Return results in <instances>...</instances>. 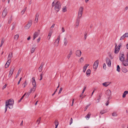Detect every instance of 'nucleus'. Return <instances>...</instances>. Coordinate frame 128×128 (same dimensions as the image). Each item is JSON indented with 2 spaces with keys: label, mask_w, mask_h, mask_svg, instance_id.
Masks as SVG:
<instances>
[{
  "label": "nucleus",
  "mask_w": 128,
  "mask_h": 128,
  "mask_svg": "<svg viewBox=\"0 0 128 128\" xmlns=\"http://www.w3.org/2000/svg\"><path fill=\"white\" fill-rule=\"evenodd\" d=\"M12 15H11L10 16V18H9V20H8V24H10L11 22V21L12 20Z\"/></svg>",
  "instance_id": "nucleus-35"
},
{
  "label": "nucleus",
  "mask_w": 128,
  "mask_h": 128,
  "mask_svg": "<svg viewBox=\"0 0 128 128\" xmlns=\"http://www.w3.org/2000/svg\"><path fill=\"white\" fill-rule=\"evenodd\" d=\"M7 13V9L5 8L2 12V15L3 17H5Z\"/></svg>",
  "instance_id": "nucleus-9"
},
{
  "label": "nucleus",
  "mask_w": 128,
  "mask_h": 128,
  "mask_svg": "<svg viewBox=\"0 0 128 128\" xmlns=\"http://www.w3.org/2000/svg\"><path fill=\"white\" fill-rule=\"evenodd\" d=\"M38 34L39 33H38V32H36L34 35V36L36 38L38 36Z\"/></svg>",
  "instance_id": "nucleus-29"
},
{
  "label": "nucleus",
  "mask_w": 128,
  "mask_h": 128,
  "mask_svg": "<svg viewBox=\"0 0 128 128\" xmlns=\"http://www.w3.org/2000/svg\"><path fill=\"white\" fill-rule=\"evenodd\" d=\"M36 48H32V50H31V53H32L34 52V50H35V49H36Z\"/></svg>",
  "instance_id": "nucleus-42"
},
{
  "label": "nucleus",
  "mask_w": 128,
  "mask_h": 128,
  "mask_svg": "<svg viewBox=\"0 0 128 128\" xmlns=\"http://www.w3.org/2000/svg\"><path fill=\"white\" fill-rule=\"evenodd\" d=\"M106 111L105 110H102L100 112V113L101 114H102L105 113H106Z\"/></svg>",
  "instance_id": "nucleus-37"
},
{
  "label": "nucleus",
  "mask_w": 128,
  "mask_h": 128,
  "mask_svg": "<svg viewBox=\"0 0 128 128\" xmlns=\"http://www.w3.org/2000/svg\"><path fill=\"white\" fill-rule=\"evenodd\" d=\"M40 80H41L42 79V75H40Z\"/></svg>",
  "instance_id": "nucleus-61"
},
{
  "label": "nucleus",
  "mask_w": 128,
  "mask_h": 128,
  "mask_svg": "<svg viewBox=\"0 0 128 128\" xmlns=\"http://www.w3.org/2000/svg\"><path fill=\"white\" fill-rule=\"evenodd\" d=\"M117 44H116L114 53L116 54H117L118 52L120 49V44L118 45L117 47Z\"/></svg>",
  "instance_id": "nucleus-7"
},
{
  "label": "nucleus",
  "mask_w": 128,
  "mask_h": 128,
  "mask_svg": "<svg viewBox=\"0 0 128 128\" xmlns=\"http://www.w3.org/2000/svg\"><path fill=\"white\" fill-rule=\"evenodd\" d=\"M14 69V67L12 68H11V69L9 72V73L8 75V76H6V79L7 80H8L11 77Z\"/></svg>",
  "instance_id": "nucleus-5"
},
{
  "label": "nucleus",
  "mask_w": 128,
  "mask_h": 128,
  "mask_svg": "<svg viewBox=\"0 0 128 128\" xmlns=\"http://www.w3.org/2000/svg\"><path fill=\"white\" fill-rule=\"evenodd\" d=\"M116 70L119 72L120 71V68L119 65H118L117 66Z\"/></svg>",
  "instance_id": "nucleus-36"
},
{
  "label": "nucleus",
  "mask_w": 128,
  "mask_h": 128,
  "mask_svg": "<svg viewBox=\"0 0 128 128\" xmlns=\"http://www.w3.org/2000/svg\"><path fill=\"white\" fill-rule=\"evenodd\" d=\"M109 100L106 102V106H108V105L109 104Z\"/></svg>",
  "instance_id": "nucleus-59"
},
{
  "label": "nucleus",
  "mask_w": 128,
  "mask_h": 128,
  "mask_svg": "<svg viewBox=\"0 0 128 128\" xmlns=\"http://www.w3.org/2000/svg\"><path fill=\"white\" fill-rule=\"evenodd\" d=\"M84 10V8L82 7H80L79 8L78 12V16L77 18L80 19L82 17Z\"/></svg>",
  "instance_id": "nucleus-4"
},
{
  "label": "nucleus",
  "mask_w": 128,
  "mask_h": 128,
  "mask_svg": "<svg viewBox=\"0 0 128 128\" xmlns=\"http://www.w3.org/2000/svg\"><path fill=\"white\" fill-rule=\"evenodd\" d=\"M60 36H59L58 38L56 40V41H55L54 43L55 44V46H58L59 44V42L60 40Z\"/></svg>",
  "instance_id": "nucleus-8"
},
{
  "label": "nucleus",
  "mask_w": 128,
  "mask_h": 128,
  "mask_svg": "<svg viewBox=\"0 0 128 128\" xmlns=\"http://www.w3.org/2000/svg\"><path fill=\"white\" fill-rule=\"evenodd\" d=\"M26 7L21 12V13H22V14H23L25 12V11L26 10Z\"/></svg>",
  "instance_id": "nucleus-39"
},
{
  "label": "nucleus",
  "mask_w": 128,
  "mask_h": 128,
  "mask_svg": "<svg viewBox=\"0 0 128 128\" xmlns=\"http://www.w3.org/2000/svg\"><path fill=\"white\" fill-rule=\"evenodd\" d=\"M106 94L108 96V100H110L111 98V92L109 90H107L106 93Z\"/></svg>",
  "instance_id": "nucleus-6"
},
{
  "label": "nucleus",
  "mask_w": 128,
  "mask_h": 128,
  "mask_svg": "<svg viewBox=\"0 0 128 128\" xmlns=\"http://www.w3.org/2000/svg\"><path fill=\"white\" fill-rule=\"evenodd\" d=\"M108 64V66L109 67H110L111 66V61H110V62L108 63H107Z\"/></svg>",
  "instance_id": "nucleus-46"
},
{
  "label": "nucleus",
  "mask_w": 128,
  "mask_h": 128,
  "mask_svg": "<svg viewBox=\"0 0 128 128\" xmlns=\"http://www.w3.org/2000/svg\"><path fill=\"white\" fill-rule=\"evenodd\" d=\"M26 94V93L22 97V99H23L24 96Z\"/></svg>",
  "instance_id": "nucleus-62"
},
{
  "label": "nucleus",
  "mask_w": 128,
  "mask_h": 128,
  "mask_svg": "<svg viewBox=\"0 0 128 128\" xmlns=\"http://www.w3.org/2000/svg\"><path fill=\"white\" fill-rule=\"evenodd\" d=\"M52 31H49L48 36V37L49 36V37L48 38V40H49L50 39V36L52 35Z\"/></svg>",
  "instance_id": "nucleus-25"
},
{
  "label": "nucleus",
  "mask_w": 128,
  "mask_h": 128,
  "mask_svg": "<svg viewBox=\"0 0 128 128\" xmlns=\"http://www.w3.org/2000/svg\"><path fill=\"white\" fill-rule=\"evenodd\" d=\"M64 44L65 46H66L67 44V42L66 41V38H64Z\"/></svg>",
  "instance_id": "nucleus-32"
},
{
  "label": "nucleus",
  "mask_w": 128,
  "mask_h": 128,
  "mask_svg": "<svg viewBox=\"0 0 128 128\" xmlns=\"http://www.w3.org/2000/svg\"><path fill=\"white\" fill-rule=\"evenodd\" d=\"M89 105H88L86 106L84 108V111H86L88 108Z\"/></svg>",
  "instance_id": "nucleus-50"
},
{
  "label": "nucleus",
  "mask_w": 128,
  "mask_h": 128,
  "mask_svg": "<svg viewBox=\"0 0 128 128\" xmlns=\"http://www.w3.org/2000/svg\"><path fill=\"white\" fill-rule=\"evenodd\" d=\"M125 36H124V34L122 36H121V37H120V40L121 39H122L123 38H125Z\"/></svg>",
  "instance_id": "nucleus-58"
},
{
  "label": "nucleus",
  "mask_w": 128,
  "mask_h": 128,
  "mask_svg": "<svg viewBox=\"0 0 128 128\" xmlns=\"http://www.w3.org/2000/svg\"><path fill=\"white\" fill-rule=\"evenodd\" d=\"M91 114L90 112H89L85 116L86 118H89L90 117Z\"/></svg>",
  "instance_id": "nucleus-30"
},
{
  "label": "nucleus",
  "mask_w": 128,
  "mask_h": 128,
  "mask_svg": "<svg viewBox=\"0 0 128 128\" xmlns=\"http://www.w3.org/2000/svg\"><path fill=\"white\" fill-rule=\"evenodd\" d=\"M22 78H20V80L18 81V84H19L20 82L21 81V80Z\"/></svg>",
  "instance_id": "nucleus-60"
},
{
  "label": "nucleus",
  "mask_w": 128,
  "mask_h": 128,
  "mask_svg": "<svg viewBox=\"0 0 128 128\" xmlns=\"http://www.w3.org/2000/svg\"><path fill=\"white\" fill-rule=\"evenodd\" d=\"M102 96V93L100 94L99 95L98 97L99 98V99H98V100H100V98H101Z\"/></svg>",
  "instance_id": "nucleus-51"
},
{
  "label": "nucleus",
  "mask_w": 128,
  "mask_h": 128,
  "mask_svg": "<svg viewBox=\"0 0 128 128\" xmlns=\"http://www.w3.org/2000/svg\"><path fill=\"white\" fill-rule=\"evenodd\" d=\"M84 60V58L82 57H81L79 60V62L80 63H82Z\"/></svg>",
  "instance_id": "nucleus-28"
},
{
  "label": "nucleus",
  "mask_w": 128,
  "mask_h": 128,
  "mask_svg": "<svg viewBox=\"0 0 128 128\" xmlns=\"http://www.w3.org/2000/svg\"><path fill=\"white\" fill-rule=\"evenodd\" d=\"M11 54H10L8 55V60H10V59L12 56V53H11Z\"/></svg>",
  "instance_id": "nucleus-26"
},
{
  "label": "nucleus",
  "mask_w": 128,
  "mask_h": 128,
  "mask_svg": "<svg viewBox=\"0 0 128 128\" xmlns=\"http://www.w3.org/2000/svg\"><path fill=\"white\" fill-rule=\"evenodd\" d=\"M4 42V38H2V40L1 42V43L0 45V47H1L3 45V43Z\"/></svg>",
  "instance_id": "nucleus-27"
},
{
  "label": "nucleus",
  "mask_w": 128,
  "mask_h": 128,
  "mask_svg": "<svg viewBox=\"0 0 128 128\" xmlns=\"http://www.w3.org/2000/svg\"><path fill=\"white\" fill-rule=\"evenodd\" d=\"M110 84L109 83V82H105L104 83H103V86L105 87H106L108 86L109 84Z\"/></svg>",
  "instance_id": "nucleus-22"
},
{
  "label": "nucleus",
  "mask_w": 128,
  "mask_h": 128,
  "mask_svg": "<svg viewBox=\"0 0 128 128\" xmlns=\"http://www.w3.org/2000/svg\"><path fill=\"white\" fill-rule=\"evenodd\" d=\"M80 19L77 18L76 20L75 26V27L76 28H78V27L80 21Z\"/></svg>",
  "instance_id": "nucleus-12"
},
{
  "label": "nucleus",
  "mask_w": 128,
  "mask_h": 128,
  "mask_svg": "<svg viewBox=\"0 0 128 128\" xmlns=\"http://www.w3.org/2000/svg\"><path fill=\"white\" fill-rule=\"evenodd\" d=\"M54 1L52 3V7L54 6L55 5V4L54 3Z\"/></svg>",
  "instance_id": "nucleus-56"
},
{
  "label": "nucleus",
  "mask_w": 128,
  "mask_h": 128,
  "mask_svg": "<svg viewBox=\"0 0 128 128\" xmlns=\"http://www.w3.org/2000/svg\"><path fill=\"white\" fill-rule=\"evenodd\" d=\"M106 68V64L105 63H104L103 65V68L104 69H105Z\"/></svg>",
  "instance_id": "nucleus-49"
},
{
  "label": "nucleus",
  "mask_w": 128,
  "mask_h": 128,
  "mask_svg": "<svg viewBox=\"0 0 128 128\" xmlns=\"http://www.w3.org/2000/svg\"><path fill=\"white\" fill-rule=\"evenodd\" d=\"M62 88H60V90L59 91V92H58V94H59L61 92L62 90Z\"/></svg>",
  "instance_id": "nucleus-57"
},
{
  "label": "nucleus",
  "mask_w": 128,
  "mask_h": 128,
  "mask_svg": "<svg viewBox=\"0 0 128 128\" xmlns=\"http://www.w3.org/2000/svg\"><path fill=\"white\" fill-rule=\"evenodd\" d=\"M41 117H40L38 118V120H36V122H39L38 124H40V121L41 120Z\"/></svg>",
  "instance_id": "nucleus-40"
},
{
  "label": "nucleus",
  "mask_w": 128,
  "mask_h": 128,
  "mask_svg": "<svg viewBox=\"0 0 128 128\" xmlns=\"http://www.w3.org/2000/svg\"><path fill=\"white\" fill-rule=\"evenodd\" d=\"M72 122V118H71L70 120V125Z\"/></svg>",
  "instance_id": "nucleus-53"
},
{
  "label": "nucleus",
  "mask_w": 128,
  "mask_h": 128,
  "mask_svg": "<svg viewBox=\"0 0 128 128\" xmlns=\"http://www.w3.org/2000/svg\"><path fill=\"white\" fill-rule=\"evenodd\" d=\"M120 62L123 66H126L128 65V60L127 59L125 60L124 54L123 53L120 54Z\"/></svg>",
  "instance_id": "nucleus-1"
},
{
  "label": "nucleus",
  "mask_w": 128,
  "mask_h": 128,
  "mask_svg": "<svg viewBox=\"0 0 128 128\" xmlns=\"http://www.w3.org/2000/svg\"><path fill=\"white\" fill-rule=\"evenodd\" d=\"M122 71L124 73H126L127 72L128 70L126 68H125L123 67L122 68Z\"/></svg>",
  "instance_id": "nucleus-21"
},
{
  "label": "nucleus",
  "mask_w": 128,
  "mask_h": 128,
  "mask_svg": "<svg viewBox=\"0 0 128 128\" xmlns=\"http://www.w3.org/2000/svg\"><path fill=\"white\" fill-rule=\"evenodd\" d=\"M124 36L125 37H127L128 36V32L125 33L124 34Z\"/></svg>",
  "instance_id": "nucleus-52"
},
{
  "label": "nucleus",
  "mask_w": 128,
  "mask_h": 128,
  "mask_svg": "<svg viewBox=\"0 0 128 128\" xmlns=\"http://www.w3.org/2000/svg\"><path fill=\"white\" fill-rule=\"evenodd\" d=\"M18 34H17L15 36L14 38V39H17L18 38Z\"/></svg>",
  "instance_id": "nucleus-38"
},
{
  "label": "nucleus",
  "mask_w": 128,
  "mask_h": 128,
  "mask_svg": "<svg viewBox=\"0 0 128 128\" xmlns=\"http://www.w3.org/2000/svg\"><path fill=\"white\" fill-rule=\"evenodd\" d=\"M54 124L56 126L55 128H57L58 124V122L57 120H56L54 121Z\"/></svg>",
  "instance_id": "nucleus-19"
},
{
  "label": "nucleus",
  "mask_w": 128,
  "mask_h": 128,
  "mask_svg": "<svg viewBox=\"0 0 128 128\" xmlns=\"http://www.w3.org/2000/svg\"><path fill=\"white\" fill-rule=\"evenodd\" d=\"M36 89V87H34V86L33 88H32L31 89V90L32 91H34V92L35 91V90Z\"/></svg>",
  "instance_id": "nucleus-48"
},
{
  "label": "nucleus",
  "mask_w": 128,
  "mask_h": 128,
  "mask_svg": "<svg viewBox=\"0 0 128 128\" xmlns=\"http://www.w3.org/2000/svg\"><path fill=\"white\" fill-rule=\"evenodd\" d=\"M30 92H29V91L27 93H26V96H25V97L26 98H28L29 95H30Z\"/></svg>",
  "instance_id": "nucleus-41"
},
{
  "label": "nucleus",
  "mask_w": 128,
  "mask_h": 128,
  "mask_svg": "<svg viewBox=\"0 0 128 128\" xmlns=\"http://www.w3.org/2000/svg\"><path fill=\"white\" fill-rule=\"evenodd\" d=\"M98 60L96 61L94 63L93 65V68H94L96 69L98 67Z\"/></svg>",
  "instance_id": "nucleus-10"
},
{
  "label": "nucleus",
  "mask_w": 128,
  "mask_h": 128,
  "mask_svg": "<svg viewBox=\"0 0 128 128\" xmlns=\"http://www.w3.org/2000/svg\"><path fill=\"white\" fill-rule=\"evenodd\" d=\"M32 84L33 86L34 87L36 86V82L35 80V78L34 77H33L32 78Z\"/></svg>",
  "instance_id": "nucleus-15"
},
{
  "label": "nucleus",
  "mask_w": 128,
  "mask_h": 128,
  "mask_svg": "<svg viewBox=\"0 0 128 128\" xmlns=\"http://www.w3.org/2000/svg\"><path fill=\"white\" fill-rule=\"evenodd\" d=\"M89 65V64H86L84 66V67L83 72H85L86 71V69L87 67Z\"/></svg>",
  "instance_id": "nucleus-17"
},
{
  "label": "nucleus",
  "mask_w": 128,
  "mask_h": 128,
  "mask_svg": "<svg viewBox=\"0 0 128 128\" xmlns=\"http://www.w3.org/2000/svg\"><path fill=\"white\" fill-rule=\"evenodd\" d=\"M32 25L31 21L29 22L26 25L25 27L26 29H28Z\"/></svg>",
  "instance_id": "nucleus-13"
},
{
  "label": "nucleus",
  "mask_w": 128,
  "mask_h": 128,
  "mask_svg": "<svg viewBox=\"0 0 128 128\" xmlns=\"http://www.w3.org/2000/svg\"><path fill=\"white\" fill-rule=\"evenodd\" d=\"M6 84H5V85H4L3 86V88H2V89L4 90V88H6Z\"/></svg>",
  "instance_id": "nucleus-63"
},
{
  "label": "nucleus",
  "mask_w": 128,
  "mask_h": 128,
  "mask_svg": "<svg viewBox=\"0 0 128 128\" xmlns=\"http://www.w3.org/2000/svg\"><path fill=\"white\" fill-rule=\"evenodd\" d=\"M82 54L81 51L80 50H78L76 52V55L77 56L80 57L81 56Z\"/></svg>",
  "instance_id": "nucleus-11"
},
{
  "label": "nucleus",
  "mask_w": 128,
  "mask_h": 128,
  "mask_svg": "<svg viewBox=\"0 0 128 128\" xmlns=\"http://www.w3.org/2000/svg\"><path fill=\"white\" fill-rule=\"evenodd\" d=\"M15 25H16V23L15 22H14L12 24V30H13L14 29V28H15Z\"/></svg>",
  "instance_id": "nucleus-31"
},
{
  "label": "nucleus",
  "mask_w": 128,
  "mask_h": 128,
  "mask_svg": "<svg viewBox=\"0 0 128 128\" xmlns=\"http://www.w3.org/2000/svg\"><path fill=\"white\" fill-rule=\"evenodd\" d=\"M14 103L13 100L10 99L8 100H7L6 102V106L5 108V112L6 111L8 107L10 109L12 108V106L11 107L9 106H12Z\"/></svg>",
  "instance_id": "nucleus-2"
},
{
  "label": "nucleus",
  "mask_w": 128,
  "mask_h": 128,
  "mask_svg": "<svg viewBox=\"0 0 128 128\" xmlns=\"http://www.w3.org/2000/svg\"><path fill=\"white\" fill-rule=\"evenodd\" d=\"M44 65V64L43 63H42L40 67L38 68V70L40 72H41L42 70V68Z\"/></svg>",
  "instance_id": "nucleus-16"
},
{
  "label": "nucleus",
  "mask_w": 128,
  "mask_h": 128,
  "mask_svg": "<svg viewBox=\"0 0 128 128\" xmlns=\"http://www.w3.org/2000/svg\"><path fill=\"white\" fill-rule=\"evenodd\" d=\"M60 3L58 1H57L55 4L54 9L57 12H58L60 9Z\"/></svg>",
  "instance_id": "nucleus-3"
},
{
  "label": "nucleus",
  "mask_w": 128,
  "mask_h": 128,
  "mask_svg": "<svg viewBox=\"0 0 128 128\" xmlns=\"http://www.w3.org/2000/svg\"><path fill=\"white\" fill-rule=\"evenodd\" d=\"M91 71L90 69H88L86 72V74L87 75L89 74L90 73Z\"/></svg>",
  "instance_id": "nucleus-34"
},
{
  "label": "nucleus",
  "mask_w": 128,
  "mask_h": 128,
  "mask_svg": "<svg viewBox=\"0 0 128 128\" xmlns=\"http://www.w3.org/2000/svg\"><path fill=\"white\" fill-rule=\"evenodd\" d=\"M109 56L110 57V59H112L113 58V57L112 56V55L111 54L109 55Z\"/></svg>",
  "instance_id": "nucleus-55"
},
{
  "label": "nucleus",
  "mask_w": 128,
  "mask_h": 128,
  "mask_svg": "<svg viewBox=\"0 0 128 128\" xmlns=\"http://www.w3.org/2000/svg\"><path fill=\"white\" fill-rule=\"evenodd\" d=\"M86 86H84V89L82 90V94L81 95H80V97H81L82 96L83 94L84 93V92L85 90L86 89Z\"/></svg>",
  "instance_id": "nucleus-20"
},
{
  "label": "nucleus",
  "mask_w": 128,
  "mask_h": 128,
  "mask_svg": "<svg viewBox=\"0 0 128 128\" xmlns=\"http://www.w3.org/2000/svg\"><path fill=\"white\" fill-rule=\"evenodd\" d=\"M126 59L128 60V52H127L126 54Z\"/></svg>",
  "instance_id": "nucleus-64"
},
{
  "label": "nucleus",
  "mask_w": 128,
  "mask_h": 128,
  "mask_svg": "<svg viewBox=\"0 0 128 128\" xmlns=\"http://www.w3.org/2000/svg\"><path fill=\"white\" fill-rule=\"evenodd\" d=\"M62 11L63 12H65L66 11V7L63 8H62Z\"/></svg>",
  "instance_id": "nucleus-47"
},
{
  "label": "nucleus",
  "mask_w": 128,
  "mask_h": 128,
  "mask_svg": "<svg viewBox=\"0 0 128 128\" xmlns=\"http://www.w3.org/2000/svg\"><path fill=\"white\" fill-rule=\"evenodd\" d=\"M87 33H85L84 34V40H86V35H87Z\"/></svg>",
  "instance_id": "nucleus-54"
},
{
  "label": "nucleus",
  "mask_w": 128,
  "mask_h": 128,
  "mask_svg": "<svg viewBox=\"0 0 128 128\" xmlns=\"http://www.w3.org/2000/svg\"><path fill=\"white\" fill-rule=\"evenodd\" d=\"M128 94V91H125L123 94L122 96V97L124 98L126 97V95Z\"/></svg>",
  "instance_id": "nucleus-18"
},
{
  "label": "nucleus",
  "mask_w": 128,
  "mask_h": 128,
  "mask_svg": "<svg viewBox=\"0 0 128 128\" xmlns=\"http://www.w3.org/2000/svg\"><path fill=\"white\" fill-rule=\"evenodd\" d=\"M112 116H116L117 115L116 114V113L115 112H114L112 114Z\"/></svg>",
  "instance_id": "nucleus-44"
},
{
  "label": "nucleus",
  "mask_w": 128,
  "mask_h": 128,
  "mask_svg": "<svg viewBox=\"0 0 128 128\" xmlns=\"http://www.w3.org/2000/svg\"><path fill=\"white\" fill-rule=\"evenodd\" d=\"M110 60L108 58H106V62L107 63H108L110 62Z\"/></svg>",
  "instance_id": "nucleus-43"
},
{
  "label": "nucleus",
  "mask_w": 128,
  "mask_h": 128,
  "mask_svg": "<svg viewBox=\"0 0 128 128\" xmlns=\"http://www.w3.org/2000/svg\"><path fill=\"white\" fill-rule=\"evenodd\" d=\"M72 50H71L70 51V52L69 54L68 55V56H67V58H68V59H69L71 55L72 54Z\"/></svg>",
  "instance_id": "nucleus-23"
},
{
  "label": "nucleus",
  "mask_w": 128,
  "mask_h": 128,
  "mask_svg": "<svg viewBox=\"0 0 128 128\" xmlns=\"http://www.w3.org/2000/svg\"><path fill=\"white\" fill-rule=\"evenodd\" d=\"M27 84V82H26V80L25 81L24 83L23 84L24 86V88L26 86Z\"/></svg>",
  "instance_id": "nucleus-45"
},
{
  "label": "nucleus",
  "mask_w": 128,
  "mask_h": 128,
  "mask_svg": "<svg viewBox=\"0 0 128 128\" xmlns=\"http://www.w3.org/2000/svg\"><path fill=\"white\" fill-rule=\"evenodd\" d=\"M38 14L37 13L36 16V18L35 19V21H36V22H38Z\"/></svg>",
  "instance_id": "nucleus-24"
},
{
  "label": "nucleus",
  "mask_w": 128,
  "mask_h": 128,
  "mask_svg": "<svg viewBox=\"0 0 128 128\" xmlns=\"http://www.w3.org/2000/svg\"><path fill=\"white\" fill-rule=\"evenodd\" d=\"M21 71V70H20V69H19V70H18V73H17V74H16V78L18 76H19V74L20 72Z\"/></svg>",
  "instance_id": "nucleus-33"
},
{
  "label": "nucleus",
  "mask_w": 128,
  "mask_h": 128,
  "mask_svg": "<svg viewBox=\"0 0 128 128\" xmlns=\"http://www.w3.org/2000/svg\"><path fill=\"white\" fill-rule=\"evenodd\" d=\"M10 60H8L6 64L5 65V68H8L10 64Z\"/></svg>",
  "instance_id": "nucleus-14"
}]
</instances>
